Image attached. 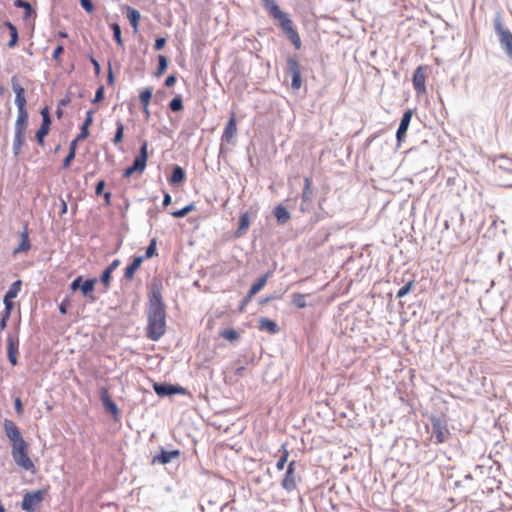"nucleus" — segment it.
<instances>
[{"label": "nucleus", "mask_w": 512, "mask_h": 512, "mask_svg": "<svg viewBox=\"0 0 512 512\" xmlns=\"http://www.w3.org/2000/svg\"><path fill=\"white\" fill-rule=\"evenodd\" d=\"M147 318L146 336L152 341H158L166 331V305L162 298L161 284L153 283L150 286Z\"/></svg>", "instance_id": "obj_1"}, {"label": "nucleus", "mask_w": 512, "mask_h": 512, "mask_svg": "<svg viewBox=\"0 0 512 512\" xmlns=\"http://www.w3.org/2000/svg\"><path fill=\"white\" fill-rule=\"evenodd\" d=\"M11 455L15 463L26 471L34 472L35 465L28 456V444H17L12 447Z\"/></svg>", "instance_id": "obj_2"}, {"label": "nucleus", "mask_w": 512, "mask_h": 512, "mask_svg": "<svg viewBox=\"0 0 512 512\" xmlns=\"http://www.w3.org/2000/svg\"><path fill=\"white\" fill-rule=\"evenodd\" d=\"M11 87L13 92L15 93V104L18 108V116L17 119L20 120H28V111L26 109V98H25V89L20 85L18 78L13 76L11 78Z\"/></svg>", "instance_id": "obj_3"}, {"label": "nucleus", "mask_w": 512, "mask_h": 512, "mask_svg": "<svg viewBox=\"0 0 512 512\" xmlns=\"http://www.w3.org/2000/svg\"><path fill=\"white\" fill-rule=\"evenodd\" d=\"M147 149H148V143H147V141H143L140 146V149H139V154H138V156L135 157L133 164L124 170V172H123L124 178H128V177L132 176L135 172H138L141 174L145 170L146 164H147V159H148V150Z\"/></svg>", "instance_id": "obj_4"}, {"label": "nucleus", "mask_w": 512, "mask_h": 512, "mask_svg": "<svg viewBox=\"0 0 512 512\" xmlns=\"http://www.w3.org/2000/svg\"><path fill=\"white\" fill-rule=\"evenodd\" d=\"M46 495L47 490L45 489L25 493L21 502L22 510L26 512H35Z\"/></svg>", "instance_id": "obj_5"}, {"label": "nucleus", "mask_w": 512, "mask_h": 512, "mask_svg": "<svg viewBox=\"0 0 512 512\" xmlns=\"http://www.w3.org/2000/svg\"><path fill=\"white\" fill-rule=\"evenodd\" d=\"M286 72L291 76V88L299 90L302 86L301 66L296 56H288Z\"/></svg>", "instance_id": "obj_6"}, {"label": "nucleus", "mask_w": 512, "mask_h": 512, "mask_svg": "<svg viewBox=\"0 0 512 512\" xmlns=\"http://www.w3.org/2000/svg\"><path fill=\"white\" fill-rule=\"evenodd\" d=\"M28 127V120L16 119L15 122V135L13 140V154L18 156L21 152V148L26 140V131Z\"/></svg>", "instance_id": "obj_7"}, {"label": "nucleus", "mask_w": 512, "mask_h": 512, "mask_svg": "<svg viewBox=\"0 0 512 512\" xmlns=\"http://www.w3.org/2000/svg\"><path fill=\"white\" fill-rule=\"evenodd\" d=\"M279 25L286 37L292 42L295 49L299 50L302 45L301 38L298 32L293 28L292 21L288 15L279 21Z\"/></svg>", "instance_id": "obj_8"}, {"label": "nucleus", "mask_w": 512, "mask_h": 512, "mask_svg": "<svg viewBox=\"0 0 512 512\" xmlns=\"http://www.w3.org/2000/svg\"><path fill=\"white\" fill-rule=\"evenodd\" d=\"M431 433L432 437H435L436 443L445 442L450 435L445 422L437 417L431 418Z\"/></svg>", "instance_id": "obj_9"}, {"label": "nucleus", "mask_w": 512, "mask_h": 512, "mask_svg": "<svg viewBox=\"0 0 512 512\" xmlns=\"http://www.w3.org/2000/svg\"><path fill=\"white\" fill-rule=\"evenodd\" d=\"M4 432L7 438L12 442V447L17 446V444L26 443L23 439L19 428L16 424L9 419H5L3 423Z\"/></svg>", "instance_id": "obj_10"}, {"label": "nucleus", "mask_w": 512, "mask_h": 512, "mask_svg": "<svg viewBox=\"0 0 512 512\" xmlns=\"http://www.w3.org/2000/svg\"><path fill=\"white\" fill-rule=\"evenodd\" d=\"M495 32L498 36L499 44L502 50L512 45V33L502 25L500 17L494 20Z\"/></svg>", "instance_id": "obj_11"}, {"label": "nucleus", "mask_w": 512, "mask_h": 512, "mask_svg": "<svg viewBox=\"0 0 512 512\" xmlns=\"http://www.w3.org/2000/svg\"><path fill=\"white\" fill-rule=\"evenodd\" d=\"M154 391L158 396H171L175 394H185L186 389L180 385L166 384V383H155L153 385Z\"/></svg>", "instance_id": "obj_12"}, {"label": "nucleus", "mask_w": 512, "mask_h": 512, "mask_svg": "<svg viewBox=\"0 0 512 512\" xmlns=\"http://www.w3.org/2000/svg\"><path fill=\"white\" fill-rule=\"evenodd\" d=\"M18 347H19V339L17 336H13L11 334L7 337V356L11 365L16 366L18 364Z\"/></svg>", "instance_id": "obj_13"}, {"label": "nucleus", "mask_w": 512, "mask_h": 512, "mask_svg": "<svg viewBox=\"0 0 512 512\" xmlns=\"http://www.w3.org/2000/svg\"><path fill=\"white\" fill-rule=\"evenodd\" d=\"M295 465V461H291L288 464L286 473L282 479V487L287 491H292L296 488Z\"/></svg>", "instance_id": "obj_14"}, {"label": "nucleus", "mask_w": 512, "mask_h": 512, "mask_svg": "<svg viewBox=\"0 0 512 512\" xmlns=\"http://www.w3.org/2000/svg\"><path fill=\"white\" fill-rule=\"evenodd\" d=\"M237 133V120L235 112H231L230 118L227 121L224 132L222 135V140L230 143L232 139L235 137Z\"/></svg>", "instance_id": "obj_15"}, {"label": "nucleus", "mask_w": 512, "mask_h": 512, "mask_svg": "<svg viewBox=\"0 0 512 512\" xmlns=\"http://www.w3.org/2000/svg\"><path fill=\"white\" fill-rule=\"evenodd\" d=\"M262 4L269 15L276 19L278 22L287 16V14L279 8L274 0H262Z\"/></svg>", "instance_id": "obj_16"}, {"label": "nucleus", "mask_w": 512, "mask_h": 512, "mask_svg": "<svg viewBox=\"0 0 512 512\" xmlns=\"http://www.w3.org/2000/svg\"><path fill=\"white\" fill-rule=\"evenodd\" d=\"M412 116H413L412 110H407L404 112L403 117L400 121L398 130L396 132V137H397L398 143H400L403 140V138L405 137Z\"/></svg>", "instance_id": "obj_17"}, {"label": "nucleus", "mask_w": 512, "mask_h": 512, "mask_svg": "<svg viewBox=\"0 0 512 512\" xmlns=\"http://www.w3.org/2000/svg\"><path fill=\"white\" fill-rule=\"evenodd\" d=\"M100 399L105 410L113 415H118L119 409L117 405L112 401L106 388H102L100 391Z\"/></svg>", "instance_id": "obj_18"}, {"label": "nucleus", "mask_w": 512, "mask_h": 512, "mask_svg": "<svg viewBox=\"0 0 512 512\" xmlns=\"http://www.w3.org/2000/svg\"><path fill=\"white\" fill-rule=\"evenodd\" d=\"M143 260L144 256L134 257L132 263L128 265L124 271V278L126 280L131 281L134 278V274L140 268Z\"/></svg>", "instance_id": "obj_19"}, {"label": "nucleus", "mask_w": 512, "mask_h": 512, "mask_svg": "<svg viewBox=\"0 0 512 512\" xmlns=\"http://www.w3.org/2000/svg\"><path fill=\"white\" fill-rule=\"evenodd\" d=\"M97 282L96 278H90L82 282L81 292L85 297H88L90 301H95L96 297L92 294Z\"/></svg>", "instance_id": "obj_20"}, {"label": "nucleus", "mask_w": 512, "mask_h": 512, "mask_svg": "<svg viewBox=\"0 0 512 512\" xmlns=\"http://www.w3.org/2000/svg\"><path fill=\"white\" fill-rule=\"evenodd\" d=\"M20 236H21L20 244L16 248H14L13 254H19V253L25 252V251L29 250L31 247L27 225H24V230L22 231Z\"/></svg>", "instance_id": "obj_21"}, {"label": "nucleus", "mask_w": 512, "mask_h": 512, "mask_svg": "<svg viewBox=\"0 0 512 512\" xmlns=\"http://www.w3.org/2000/svg\"><path fill=\"white\" fill-rule=\"evenodd\" d=\"M180 455L179 450L165 451L162 450L160 454L154 456L153 462H159L161 464H167L172 459L177 458Z\"/></svg>", "instance_id": "obj_22"}, {"label": "nucleus", "mask_w": 512, "mask_h": 512, "mask_svg": "<svg viewBox=\"0 0 512 512\" xmlns=\"http://www.w3.org/2000/svg\"><path fill=\"white\" fill-rule=\"evenodd\" d=\"M259 329L262 331H268L270 334H276L280 331L278 324L268 318H261L259 320Z\"/></svg>", "instance_id": "obj_23"}, {"label": "nucleus", "mask_w": 512, "mask_h": 512, "mask_svg": "<svg viewBox=\"0 0 512 512\" xmlns=\"http://www.w3.org/2000/svg\"><path fill=\"white\" fill-rule=\"evenodd\" d=\"M272 271H268L263 276H261L250 288L249 297H253L256 295L267 283L269 277L272 275Z\"/></svg>", "instance_id": "obj_24"}, {"label": "nucleus", "mask_w": 512, "mask_h": 512, "mask_svg": "<svg viewBox=\"0 0 512 512\" xmlns=\"http://www.w3.org/2000/svg\"><path fill=\"white\" fill-rule=\"evenodd\" d=\"M51 120H43L40 128L35 134V138L39 145H44V138L48 135L50 130Z\"/></svg>", "instance_id": "obj_25"}, {"label": "nucleus", "mask_w": 512, "mask_h": 512, "mask_svg": "<svg viewBox=\"0 0 512 512\" xmlns=\"http://www.w3.org/2000/svg\"><path fill=\"white\" fill-rule=\"evenodd\" d=\"M274 215L280 225H284L290 220L289 211L281 204L275 207Z\"/></svg>", "instance_id": "obj_26"}, {"label": "nucleus", "mask_w": 512, "mask_h": 512, "mask_svg": "<svg viewBox=\"0 0 512 512\" xmlns=\"http://www.w3.org/2000/svg\"><path fill=\"white\" fill-rule=\"evenodd\" d=\"M249 225H250V216H249V212L246 211L245 213H243L240 216L239 227H238L237 231L235 232V236L236 237L243 236L246 233L247 229L249 228Z\"/></svg>", "instance_id": "obj_27"}, {"label": "nucleus", "mask_w": 512, "mask_h": 512, "mask_svg": "<svg viewBox=\"0 0 512 512\" xmlns=\"http://www.w3.org/2000/svg\"><path fill=\"white\" fill-rule=\"evenodd\" d=\"M312 180L309 177H305L304 179V188L302 192V203L301 209L304 210L303 204L310 201L312 199Z\"/></svg>", "instance_id": "obj_28"}, {"label": "nucleus", "mask_w": 512, "mask_h": 512, "mask_svg": "<svg viewBox=\"0 0 512 512\" xmlns=\"http://www.w3.org/2000/svg\"><path fill=\"white\" fill-rule=\"evenodd\" d=\"M140 17V12L137 9L130 6L127 7V18L129 19L135 33L138 31Z\"/></svg>", "instance_id": "obj_29"}, {"label": "nucleus", "mask_w": 512, "mask_h": 512, "mask_svg": "<svg viewBox=\"0 0 512 512\" xmlns=\"http://www.w3.org/2000/svg\"><path fill=\"white\" fill-rule=\"evenodd\" d=\"M5 26L9 29V33H10V40L7 43V46L9 48H13L16 46L18 39H19L17 28L14 24H12L9 21L5 22Z\"/></svg>", "instance_id": "obj_30"}, {"label": "nucleus", "mask_w": 512, "mask_h": 512, "mask_svg": "<svg viewBox=\"0 0 512 512\" xmlns=\"http://www.w3.org/2000/svg\"><path fill=\"white\" fill-rule=\"evenodd\" d=\"M185 179V171L182 167L175 165L172 170L171 177L169 181L173 184H178L183 182Z\"/></svg>", "instance_id": "obj_31"}, {"label": "nucleus", "mask_w": 512, "mask_h": 512, "mask_svg": "<svg viewBox=\"0 0 512 512\" xmlns=\"http://www.w3.org/2000/svg\"><path fill=\"white\" fill-rule=\"evenodd\" d=\"M14 6L17 8H25L24 12V18L27 19L31 17L32 15H35V10L31 6V4L28 1L25 0H15Z\"/></svg>", "instance_id": "obj_32"}, {"label": "nucleus", "mask_w": 512, "mask_h": 512, "mask_svg": "<svg viewBox=\"0 0 512 512\" xmlns=\"http://www.w3.org/2000/svg\"><path fill=\"white\" fill-rule=\"evenodd\" d=\"M76 147H77L76 141H71V143L69 145V152L63 160V165H62L63 168H68L70 166L72 160L75 158Z\"/></svg>", "instance_id": "obj_33"}, {"label": "nucleus", "mask_w": 512, "mask_h": 512, "mask_svg": "<svg viewBox=\"0 0 512 512\" xmlns=\"http://www.w3.org/2000/svg\"><path fill=\"white\" fill-rule=\"evenodd\" d=\"M219 334L221 337L230 342H236L240 338V334L238 333V331H236L233 328L224 329Z\"/></svg>", "instance_id": "obj_34"}, {"label": "nucleus", "mask_w": 512, "mask_h": 512, "mask_svg": "<svg viewBox=\"0 0 512 512\" xmlns=\"http://www.w3.org/2000/svg\"><path fill=\"white\" fill-rule=\"evenodd\" d=\"M195 209H196L195 204L194 203H190V204L186 205L185 207H183L182 209L173 211L171 213V215L174 218H183L186 215H188L190 212L194 211Z\"/></svg>", "instance_id": "obj_35"}, {"label": "nucleus", "mask_w": 512, "mask_h": 512, "mask_svg": "<svg viewBox=\"0 0 512 512\" xmlns=\"http://www.w3.org/2000/svg\"><path fill=\"white\" fill-rule=\"evenodd\" d=\"M110 28L113 31V38L116 41L117 45L123 47V39L120 25L114 22L110 24Z\"/></svg>", "instance_id": "obj_36"}, {"label": "nucleus", "mask_w": 512, "mask_h": 512, "mask_svg": "<svg viewBox=\"0 0 512 512\" xmlns=\"http://www.w3.org/2000/svg\"><path fill=\"white\" fill-rule=\"evenodd\" d=\"M153 93L152 87L145 88L139 95V101L141 102L142 106H149L151 97Z\"/></svg>", "instance_id": "obj_37"}, {"label": "nucleus", "mask_w": 512, "mask_h": 512, "mask_svg": "<svg viewBox=\"0 0 512 512\" xmlns=\"http://www.w3.org/2000/svg\"><path fill=\"white\" fill-rule=\"evenodd\" d=\"M21 286H22L21 280H16L15 282H13L5 294V295H7V298H12V299L16 298L21 289Z\"/></svg>", "instance_id": "obj_38"}, {"label": "nucleus", "mask_w": 512, "mask_h": 512, "mask_svg": "<svg viewBox=\"0 0 512 512\" xmlns=\"http://www.w3.org/2000/svg\"><path fill=\"white\" fill-rule=\"evenodd\" d=\"M169 109L173 112H179V111L183 110V101H182V97L180 95L175 96L169 102Z\"/></svg>", "instance_id": "obj_39"}, {"label": "nucleus", "mask_w": 512, "mask_h": 512, "mask_svg": "<svg viewBox=\"0 0 512 512\" xmlns=\"http://www.w3.org/2000/svg\"><path fill=\"white\" fill-rule=\"evenodd\" d=\"M168 67V59L164 55H158V67L155 75L159 77L162 75Z\"/></svg>", "instance_id": "obj_40"}, {"label": "nucleus", "mask_w": 512, "mask_h": 512, "mask_svg": "<svg viewBox=\"0 0 512 512\" xmlns=\"http://www.w3.org/2000/svg\"><path fill=\"white\" fill-rule=\"evenodd\" d=\"M124 137V125L121 121L116 122V132L113 138L114 144H119Z\"/></svg>", "instance_id": "obj_41"}, {"label": "nucleus", "mask_w": 512, "mask_h": 512, "mask_svg": "<svg viewBox=\"0 0 512 512\" xmlns=\"http://www.w3.org/2000/svg\"><path fill=\"white\" fill-rule=\"evenodd\" d=\"M292 304L297 308H305L307 305L305 296L301 293H294L292 295Z\"/></svg>", "instance_id": "obj_42"}, {"label": "nucleus", "mask_w": 512, "mask_h": 512, "mask_svg": "<svg viewBox=\"0 0 512 512\" xmlns=\"http://www.w3.org/2000/svg\"><path fill=\"white\" fill-rule=\"evenodd\" d=\"M425 80H424V74H423V68L418 67V96L422 93H425Z\"/></svg>", "instance_id": "obj_43"}, {"label": "nucleus", "mask_w": 512, "mask_h": 512, "mask_svg": "<svg viewBox=\"0 0 512 512\" xmlns=\"http://www.w3.org/2000/svg\"><path fill=\"white\" fill-rule=\"evenodd\" d=\"M156 239L153 238L148 247L146 248L145 257L146 258H152L153 256L157 255V248H156Z\"/></svg>", "instance_id": "obj_44"}, {"label": "nucleus", "mask_w": 512, "mask_h": 512, "mask_svg": "<svg viewBox=\"0 0 512 512\" xmlns=\"http://www.w3.org/2000/svg\"><path fill=\"white\" fill-rule=\"evenodd\" d=\"M113 272H111L110 270H107L105 269L103 272H102V275L100 277V281L101 283L104 285L105 289H108L109 286H110V282H111V275H112Z\"/></svg>", "instance_id": "obj_45"}, {"label": "nucleus", "mask_w": 512, "mask_h": 512, "mask_svg": "<svg viewBox=\"0 0 512 512\" xmlns=\"http://www.w3.org/2000/svg\"><path fill=\"white\" fill-rule=\"evenodd\" d=\"M287 458H288V451L284 449L283 455L279 458V460L276 463V468L278 470H283L284 469V466H285V464L287 462Z\"/></svg>", "instance_id": "obj_46"}, {"label": "nucleus", "mask_w": 512, "mask_h": 512, "mask_svg": "<svg viewBox=\"0 0 512 512\" xmlns=\"http://www.w3.org/2000/svg\"><path fill=\"white\" fill-rule=\"evenodd\" d=\"M82 282H83V277L82 276H78L76 277L70 284V289L72 291H76V290H81V285H82Z\"/></svg>", "instance_id": "obj_47"}, {"label": "nucleus", "mask_w": 512, "mask_h": 512, "mask_svg": "<svg viewBox=\"0 0 512 512\" xmlns=\"http://www.w3.org/2000/svg\"><path fill=\"white\" fill-rule=\"evenodd\" d=\"M413 285V281L408 282L406 285L402 286L399 291L397 292V297L401 298L405 296L411 289Z\"/></svg>", "instance_id": "obj_48"}, {"label": "nucleus", "mask_w": 512, "mask_h": 512, "mask_svg": "<svg viewBox=\"0 0 512 512\" xmlns=\"http://www.w3.org/2000/svg\"><path fill=\"white\" fill-rule=\"evenodd\" d=\"M3 303L5 305L4 313H7L8 315H11V312L13 310L12 298H7V295H5L4 299H3Z\"/></svg>", "instance_id": "obj_49"}, {"label": "nucleus", "mask_w": 512, "mask_h": 512, "mask_svg": "<svg viewBox=\"0 0 512 512\" xmlns=\"http://www.w3.org/2000/svg\"><path fill=\"white\" fill-rule=\"evenodd\" d=\"M88 136H89L88 128L81 126V132L77 135V137L73 141H76V144H77L79 141L86 139Z\"/></svg>", "instance_id": "obj_50"}, {"label": "nucleus", "mask_w": 512, "mask_h": 512, "mask_svg": "<svg viewBox=\"0 0 512 512\" xmlns=\"http://www.w3.org/2000/svg\"><path fill=\"white\" fill-rule=\"evenodd\" d=\"M104 99V86H100L95 93L93 103H99Z\"/></svg>", "instance_id": "obj_51"}, {"label": "nucleus", "mask_w": 512, "mask_h": 512, "mask_svg": "<svg viewBox=\"0 0 512 512\" xmlns=\"http://www.w3.org/2000/svg\"><path fill=\"white\" fill-rule=\"evenodd\" d=\"M82 8L88 12L91 13L94 10V5L91 0H80Z\"/></svg>", "instance_id": "obj_52"}, {"label": "nucleus", "mask_w": 512, "mask_h": 512, "mask_svg": "<svg viewBox=\"0 0 512 512\" xmlns=\"http://www.w3.org/2000/svg\"><path fill=\"white\" fill-rule=\"evenodd\" d=\"M14 408L18 415H22L24 412L22 401L19 397L15 398L14 400Z\"/></svg>", "instance_id": "obj_53"}, {"label": "nucleus", "mask_w": 512, "mask_h": 512, "mask_svg": "<svg viewBox=\"0 0 512 512\" xmlns=\"http://www.w3.org/2000/svg\"><path fill=\"white\" fill-rule=\"evenodd\" d=\"M92 122H93V110H89L86 113V117H85V120H84L82 126L89 128V126L92 124Z\"/></svg>", "instance_id": "obj_54"}, {"label": "nucleus", "mask_w": 512, "mask_h": 512, "mask_svg": "<svg viewBox=\"0 0 512 512\" xmlns=\"http://www.w3.org/2000/svg\"><path fill=\"white\" fill-rule=\"evenodd\" d=\"M165 44H166V39L163 37H159L155 40L154 49L157 51L161 50L164 48Z\"/></svg>", "instance_id": "obj_55"}, {"label": "nucleus", "mask_w": 512, "mask_h": 512, "mask_svg": "<svg viewBox=\"0 0 512 512\" xmlns=\"http://www.w3.org/2000/svg\"><path fill=\"white\" fill-rule=\"evenodd\" d=\"M104 188H105V181L104 180L98 181L97 184H96V187H95L96 195L103 194L104 193Z\"/></svg>", "instance_id": "obj_56"}, {"label": "nucleus", "mask_w": 512, "mask_h": 512, "mask_svg": "<svg viewBox=\"0 0 512 512\" xmlns=\"http://www.w3.org/2000/svg\"><path fill=\"white\" fill-rule=\"evenodd\" d=\"M11 315H8L7 313H3L1 319H0V330H4L7 327V322L9 320Z\"/></svg>", "instance_id": "obj_57"}, {"label": "nucleus", "mask_w": 512, "mask_h": 512, "mask_svg": "<svg viewBox=\"0 0 512 512\" xmlns=\"http://www.w3.org/2000/svg\"><path fill=\"white\" fill-rule=\"evenodd\" d=\"M176 81H177L176 76H175L174 74H172V75H169V76L166 78V80H165V82H164V85H165L166 87H172V86L176 83Z\"/></svg>", "instance_id": "obj_58"}, {"label": "nucleus", "mask_w": 512, "mask_h": 512, "mask_svg": "<svg viewBox=\"0 0 512 512\" xmlns=\"http://www.w3.org/2000/svg\"><path fill=\"white\" fill-rule=\"evenodd\" d=\"M63 51H64L63 46H62V45H58V46L54 49V51H53L52 58H53L54 60H57V59L60 57V55L63 53Z\"/></svg>", "instance_id": "obj_59"}, {"label": "nucleus", "mask_w": 512, "mask_h": 512, "mask_svg": "<svg viewBox=\"0 0 512 512\" xmlns=\"http://www.w3.org/2000/svg\"><path fill=\"white\" fill-rule=\"evenodd\" d=\"M90 61H91L92 65H93V67H94L95 74L99 75L100 71H101V66H100L99 62L95 58H93V57H90Z\"/></svg>", "instance_id": "obj_60"}, {"label": "nucleus", "mask_w": 512, "mask_h": 512, "mask_svg": "<svg viewBox=\"0 0 512 512\" xmlns=\"http://www.w3.org/2000/svg\"><path fill=\"white\" fill-rule=\"evenodd\" d=\"M120 263H121V262H120V260H119V259H115V260H113V261L109 264V266H108L106 269H107V270H110L111 272H113V271H115V270L119 267Z\"/></svg>", "instance_id": "obj_61"}, {"label": "nucleus", "mask_w": 512, "mask_h": 512, "mask_svg": "<svg viewBox=\"0 0 512 512\" xmlns=\"http://www.w3.org/2000/svg\"><path fill=\"white\" fill-rule=\"evenodd\" d=\"M69 305V302L68 300H64L60 305H59V312L63 315L67 314V306Z\"/></svg>", "instance_id": "obj_62"}, {"label": "nucleus", "mask_w": 512, "mask_h": 512, "mask_svg": "<svg viewBox=\"0 0 512 512\" xmlns=\"http://www.w3.org/2000/svg\"><path fill=\"white\" fill-rule=\"evenodd\" d=\"M41 116H42V121L43 120H51L48 107H44L41 110Z\"/></svg>", "instance_id": "obj_63"}, {"label": "nucleus", "mask_w": 512, "mask_h": 512, "mask_svg": "<svg viewBox=\"0 0 512 512\" xmlns=\"http://www.w3.org/2000/svg\"><path fill=\"white\" fill-rule=\"evenodd\" d=\"M506 56L512 61V44L503 50Z\"/></svg>", "instance_id": "obj_64"}]
</instances>
